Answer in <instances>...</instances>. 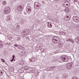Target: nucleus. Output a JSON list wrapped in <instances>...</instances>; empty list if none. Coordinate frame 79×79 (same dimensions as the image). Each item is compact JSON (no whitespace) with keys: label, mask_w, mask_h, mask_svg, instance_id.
Masks as SVG:
<instances>
[{"label":"nucleus","mask_w":79,"mask_h":79,"mask_svg":"<svg viewBox=\"0 0 79 79\" xmlns=\"http://www.w3.org/2000/svg\"><path fill=\"white\" fill-rule=\"evenodd\" d=\"M1 70H0V74H1Z\"/></svg>","instance_id":"79ce46f5"},{"label":"nucleus","mask_w":79,"mask_h":79,"mask_svg":"<svg viewBox=\"0 0 79 79\" xmlns=\"http://www.w3.org/2000/svg\"><path fill=\"white\" fill-rule=\"evenodd\" d=\"M3 48V46L1 45V44H0V48Z\"/></svg>","instance_id":"f704fd0d"},{"label":"nucleus","mask_w":79,"mask_h":79,"mask_svg":"<svg viewBox=\"0 0 79 79\" xmlns=\"http://www.w3.org/2000/svg\"><path fill=\"white\" fill-rule=\"evenodd\" d=\"M1 45H2V46H3V44H1Z\"/></svg>","instance_id":"c03bdc74"},{"label":"nucleus","mask_w":79,"mask_h":79,"mask_svg":"<svg viewBox=\"0 0 79 79\" xmlns=\"http://www.w3.org/2000/svg\"><path fill=\"white\" fill-rule=\"evenodd\" d=\"M64 11L65 12H67V13H69V9L67 8L64 10Z\"/></svg>","instance_id":"2eb2a0df"},{"label":"nucleus","mask_w":79,"mask_h":79,"mask_svg":"<svg viewBox=\"0 0 79 79\" xmlns=\"http://www.w3.org/2000/svg\"><path fill=\"white\" fill-rule=\"evenodd\" d=\"M39 48L40 49V50H42V48L41 46H40L39 47Z\"/></svg>","instance_id":"72a5a7b5"},{"label":"nucleus","mask_w":79,"mask_h":79,"mask_svg":"<svg viewBox=\"0 0 79 79\" xmlns=\"http://www.w3.org/2000/svg\"><path fill=\"white\" fill-rule=\"evenodd\" d=\"M73 62H71L70 64L69 63L67 64L66 65V68L68 69H71V67L73 66Z\"/></svg>","instance_id":"0eeeda50"},{"label":"nucleus","mask_w":79,"mask_h":79,"mask_svg":"<svg viewBox=\"0 0 79 79\" xmlns=\"http://www.w3.org/2000/svg\"><path fill=\"white\" fill-rule=\"evenodd\" d=\"M13 60H14V59H12L11 60V62H13Z\"/></svg>","instance_id":"58836bf2"},{"label":"nucleus","mask_w":79,"mask_h":79,"mask_svg":"<svg viewBox=\"0 0 79 79\" xmlns=\"http://www.w3.org/2000/svg\"><path fill=\"white\" fill-rule=\"evenodd\" d=\"M20 71L21 73H23L24 71V69L23 68H22L19 70Z\"/></svg>","instance_id":"f3484780"},{"label":"nucleus","mask_w":79,"mask_h":79,"mask_svg":"<svg viewBox=\"0 0 79 79\" xmlns=\"http://www.w3.org/2000/svg\"><path fill=\"white\" fill-rule=\"evenodd\" d=\"M75 29L77 30H79V25L76 26L75 27Z\"/></svg>","instance_id":"6ab92c4d"},{"label":"nucleus","mask_w":79,"mask_h":79,"mask_svg":"<svg viewBox=\"0 0 79 79\" xmlns=\"http://www.w3.org/2000/svg\"><path fill=\"white\" fill-rule=\"evenodd\" d=\"M40 4L38 2H36L34 4V7L37 9H39L40 8Z\"/></svg>","instance_id":"39448f33"},{"label":"nucleus","mask_w":79,"mask_h":79,"mask_svg":"<svg viewBox=\"0 0 79 79\" xmlns=\"http://www.w3.org/2000/svg\"><path fill=\"white\" fill-rule=\"evenodd\" d=\"M24 15H26V12H24Z\"/></svg>","instance_id":"4c0bfd02"},{"label":"nucleus","mask_w":79,"mask_h":79,"mask_svg":"<svg viewBox=\"0 0 79 79\" xmlns=\"http://www.w3.org/2000/svg\"><path fill=\"white\" fill-rule=\"evenodd\" d=\"M66 17L67 18V21H69V20H70L71 18H69V16H67Z\"/></svg>","instance_id":"a211bd4d"},{"label":"nucleus","mask_w":79,"mask_h":79,"mask_svg":"<svg viewBox=\"0 0 79 79\" xmlns=\"http://www.w3.org/2000/svg\"><path fill=\"white\" fill-rule=\"evenodd\" d=\"M73 79H78V78L75 76L73 77Z\"/></svg>","instance_id":"393cba45"},{"label":"nucleus","mask_w":79,"mask_h":79,"mask_svg":"<svg viewBox=\"0 0 79 79\" xmlns=\"http://www.w3.org/2000/svg\"><path fill=\"white\" fill-rule=\"evenodd\" d=\"M60 60H62L63 61L66 62L69 60V58L68 56H62V58H60Z\"/></svg>","instance_id":"7ed1b4c3"},{"label":"nucleus","mask_w":79,"mask_h":79,"mask_svg":"<svg viewBox=\"0 0 79 79\" xmlns=\"http://www.w3.org/2000/svg\"><path fill=\"white\" fill-rule=\"evenodd\" d=\"M79 36L77 37V38L75 39V41L77 44H79Z\"/></svg>","instance_id":"ddd939ff"},{"label":"nucleus","mask_w":79,"mask_h":79,"mask_svg":"<svg viewBox=\"0 0 79 79\" xmlns=\"http://www.w3.org/2000/svg\"><path fill=\"white\" fill-rule=\"evenodd\" d=\"M56 66H53V67H51L49 68L50 69H51V68H52V69H54V68H55Z\"/></svg>","instance_id":"cd10ccee"},{"label":"nucleus","mask_w":79,"mask_h":79,"mask_svg":"<svg viewBox=\"0 0 79 79\" xmlns=\"http://www.w3.org/2000/svg\"><path fill=\"white\" fill-rule=\"evenodd\" d=\"M73 20L75 23H79V18L76 16H74L73 17Z\"/></svg>","instance_id":"6e6552de"},{"label":"nucleus","mask_w":79,"mask_h":79,"mask_svg":"<svg viewBox=\"0 0 79 79\" xmlns=\"http://www.w3.org/2000/svg\"><path fill=\"white\" fill-rule=\"evenodd\" d=\"M27 29H24L22 31V34L23 35H25L24 33H25V32H27Z\"/></svg>","instance_id":"9d476101"},{"label":"nucleus","mask_w":79,"mask_h":79,"mask_svg":"<svg viewBox=\"0 0 79 79\" xmlns=\"http://www.w3.org/2000/svg\"><path fill=\"white\" fill-rule=\"evenodd\" d=\"M11 70V71H14V68L13 67H11L10 68Z\"/></svg>","instance_id":"b1692460"},{"label":"nucleus","mask_w":79,"mask_h":79,"mask_svg":"<svg viewBox=\"0 0 79 79\" xmlns=\"http://www.w3.org/2000/svg\"><path fill=\"white\" fill-rule=\"evenodd\" d=\"M48 27H52V25L51 24V23L50 22H49L48 23Z\"/></svg>","instance_id":"4468645a"},{"label":"nucleus","mask_w":79,"mask_h":79,"mask_svg":"<svg viewBox=\"0 0 79 79\" xmlns=\"http://www.w3.org/2000/svg\"><path fill=\"white\" fill-rule=\"evenodd\" d=\"M6 2L5 1H4L2 2V4L3 5H6Z\"/></svg>","instance_id":"4be33fe9"},{"label":"nucleus","mask_w":79,"mask_h":79,"mask_svg":"<svg viewBox=\"0 0 79 79\" xmlns=\"http://www.w3.org/2000/svg\"><path fill=\"white\" fill-rule=\"evenodd\" d=\"M35 58L34 57H33L31 59L30 61L31 62H34V61H35Z\"/></svg>","instance_id":"9b49d317"},{"label":"nucleus","mask_w":79,"mask_h":79,"mask_svg":"<svg viewBox=\"0 0 79 79\" xmlns=\"http://www.w3.org/2000/svg\"><path fill=\"white\" fill-rule=\"evenodd\" d=\"M77 70V71H79V69H78V70Z\"/></svg>","instance_id":"a18cd8bd"},{"label":"nucleus","mask_w":79,"mask_h":79,"mask_svg":"<svg viewBox=\"0 0 79 79\" xmlns=\"http://www.w3.org/2000/svg\"><path fill=\"white\" fill-rule=\"evenodd\" d=\"M36 15H37V16H39V12H36Z\"/></svg>","instance_id":"bb28decb"},{"label":"nucleus","mask_w":79,"mask_h":79,"mask_svg":"<svg viewBox=\"0 0 79 79\" xmlns=\"http://www.w3.org/2000/svg\"><path fill=\"white\" fill-rule=\"evenodd\" d=\"M6 45H10V44H8V43H6L5 44Z\"/></svg>","instance_id":"473e14b6"},{"label":"nucleus","mask_w":79,"mask_h":79,"mask_svg":"<svg viewBox=\"0 0 79 79\" xmlns=\"http://www.w3.org/2000/svg\"><path fill=\"white\" fill-rule=\"evenodd\" d=\"M68 40L69 41L71 42L72 43L74 44V40L73 39H71L70 38H69L68 39Z\"/></svg>","instance_id":"f8f14e48"},{"label":"nucleus","mask_w":79,"mask_h":79,"mask_svg":"<svg viewBox=\"0 0 79 79\" xmlns=\"http://www.w3.org/2000/svg\"><path fill=\"white\" fill-rule=\"evenodd\" d=\"M63 34V33H60V32H59V34Z\"/></svg>","instance_id":"ea45409f"},{"label":"nucleus","mask_w":79,"mask_h":79,"mask_svg":"<svg viewBox=\"0 0 79 79\" xmlns=\"http://www.w3.org/2000/svg\"><path fill=\"white\" fill-rule=\"evenodd\" d=\"M70 5V4H69V3H67L66 2H65L64 3L63 6L65 8H68V7Z\"/></svg>","instance_id":"1a4fd4ad"},{"label":"nucleus","mask_w":79,"mask_h":79,"mask_svg":"<svg viewBox=\"0 0 79 79\" xmlns=\"http://www.w3.org/2000/svg\"><path fill=\"white\" fill-rule=\"evenodd\" d=\"M8 19V20H10V18H9Z\"/></svg>","instance_id":"a19ab883"},{"label":"nucleus","mask_w":79,"mask_h":79,"mask_svg":"<svg viewBox=\"0 0 79 79\" xmlns=\"http://www.w3.org/2000/svg\"><path fill=\"white\" fill-rule=\"evenodd\" d=\"M19 48H23V46H20L19 45Z\"/></svg>","instance_id":"a878e982"},{"label":"nucleus","mask_w":79,"mask_h":79,"mask_svg":"<svg viewBox=\"0 0 79 79\" xmlns=\"http://www.w3.org/2000/svg\"><path fill=\"white\" fill-rule=\"evenodd\" d=\"M13 60H14V61H15V59H14Z\"/></svg>","instance_id":"37998d69"},{"label":"nucleus","mask_w":79,"mask_h":79,"mask_svg":"<svg viewBox=\"0 0 79 79\" xmlns=\"http://www.w3.org/2000/svg\"><path fill=\"white\" fill-rule=\"evenodd\" d=\"M24 64V62H22V61L20 63V64H21V65H23Z\"/></svg>","instance_id":"c85d7f7f"},{"label":"nucleus","mask_w":79,"mask_h":79,"mask_svg":"<svg viewBox=\"0 0 79 79\" xmlns=\"http://www.w3.org/2000/svg\"><path fill=\"white\" fill-rule=\"evenodd\" d=\"M16 28L17 29H18V30H19V29H20V26L19 25H17L16 26Z\"/></svg>","instance_id":"aec40b11"},{"label":"nucleus","mask_w":79,"mask_h":79,"mask_svg":"<svg viewBox=\"0 0 79 79\" xmlns=\"http://www.w3.org/2000/svg\"><path fill=\"white\" fill-rule=\"evenodd\" d=\"M52 41L53 42L58 44L60 43V38L58 36H54L52 38Z\"/></svg>","instance_id":"f257e3e1"},{"label":"nucleus","mask_w":79,"mask_h":79,"mask_svg":"<svg viewBox=\"0 0 79 79\" xmlns=\"http://www.w3.org/2000/svg\"><path fill=\"white\" fill-rule=\"evenodd\" d=\"M14 46L15 47H19V45H18L17 44H14Z\"/></svg>","instance_id":"7c9ffc66"},{"label":"nucleus","mask_w":79,"mask_h":79,"mask_svg":"<svg viewBox=\"0 0 79 79\" xmlns=\"http://www.w3.org/2000/svg\"><path fill=\"white\" fill-rule=\"evenodd\" d=\"M23 7L24 6H23V5H18L17 6V8L19 11H21L23 10Z\"/></svg>","instance_id":"423d86ee"},{"label":"nucleus","mask_w":79,"mask_h":79,"mask_svg":"<svg viewBox=\"0 0 79 79\" xmlns=\"http://www.w3.org/2000/svg\"><path fill=\"white\" fill-rule=\"evenodd\" d=\"M4 73V71H3L2 70H1V74H0V76H2V75H3Z\"/></svg>","instance_id":"412c9836"},{"label":"nucleus","mask_w":79,"mask_h":79,"mask_svg":"<svg viewBox=\"0 0 79 79\" xmlns=\"http://www.w3.org/2000/svg\"><path fill=\"white\" fill-rule=\"evenodd\" d=\"M10 12V9L9 8V7H6L5 8L4 10V14L6 15H7L9 14Z\"/></svg>","instance_id":"f03ea898"},{"label":"nucleus","mask_w":79,"mask_h":79,"mask_svg":"<svg viewBox=\"0 0 79 79\" xmlns=\"http://www.w3.org/2000/svg\"><path fill=\"white\" fill-rule=\"evenodd\" d=\"M2 62H5V60H4V59H2Z\"/></svg>","instance_id":"c9c22d12"},{"label":"nucleus","mask_w":79,"mask_h":79,"mask_svg":"<svg viewBox=\"0 0 79 79\" xmlns=\"http://www.w3.org/2000/svg\"><path fill=\"white\" fill-rule=\"evenodd\" d=\"M33 72V73H35V70H32V72Z\"/></svg>","instance_id":"e433bc0d"},{"label":"nucleus","mask_w":79,"mask_h":79,"mask_svg":"<svg viewBox=\"0 0 79 79\" xmlns=\"http://www.w3.org/2000/svg\"><path fill=\"white\" fill-rule=\"evenodd\" d=\"M29 3L27 4L28 6L26 7V11L28 13H30L32 11V8L31 6H29Z\"/></svg>","instance_id":"20e7f679"},{"label":"nucleus","mask_w":79,"mask_h":79,"mask_svg":"<svg viewBox=\"0 0 79 79\" xmlns=\"http://www.w3.org/2000/svg\"><path fill=\"white\" fill-rule=\"evenodd\" d=\"M29 69V67L27 66H26L25 67L24 69L25 70H27V69Z\"/></svg>","instance_id":"5701e85b"},{"label":"nucleus","mask_w":79,"mask_h":79,"mask_svg":"<svg viewBox=\"0 0 79 79\" xmlns=\"http://www.w3.org/2000/svg\"><path fill=\"white\" fill-rule=\"evenodd\" d=\"M15 58V55H13L12 59H14V58Z\"/></svg>","instance_id":"2f4dec72"},{"label":"nucleus","mask_w":79,"mask_h":79,"mask_svg":"<svg viewBox=\"0 0 79 79\" xmlns=\"http://www.w3.org/2000/svg\"><path fill=\"white\" fill-rule=\"evenodd\" d=\"M60 33H61V35H66V32H64L63 31L60 32Z\"/></svg>","instance_id":"dca6fc26"},{"label":"nucleus","mask_w":79,"mask_h":79,"mask_svg":"<svg viewBox=\"0 0 79 79\" xmlns=\"http://www.w3.org/2000/svg\"><path fill=\"white\" fill-rule=\"evenodd\" d=\"M70 1V0H65V2H69Z\"/></svg>","instance_id":"c756f323"},{"label":"nucleus","mask_w":79,"mask_h":79,"mask_svg":"<svg viewBox=\"0 0 79 79\" xmlns=\"http://www.w3.org/2000/svg\"><path fill=\"white\" fill-rule=\"evenodd\" d=\"M11 39H12V38H11Z\"/></svg>","instance_id":"49530a36"}]
</instances>
